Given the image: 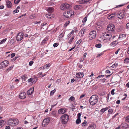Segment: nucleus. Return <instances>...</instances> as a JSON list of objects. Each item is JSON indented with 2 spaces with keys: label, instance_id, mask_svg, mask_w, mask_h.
<instances>
[{
  "label": "nucleus",
  "instance_id": "nucleus-9",
  "mask_svg": "<svg viewBox=\"0 0 129 129\" xmlns=\"http://www.w3.org/2000/svg\"><path fill=\"white\" fill-rule=\"evenodd\" d=\"M67 110L65 108H61L59 109L58 113L60 114H62L66 112Z\"/></svg>",
  "mask_w": 129,
  "mask_h": 129
},
{
  "label": "nucleus",
  "instance_id": "nucleus-32",
  "mask_svg": "<svg viewBox=\"0 0 129 129\" xmlns=\"http://www.w3.org/2000/svg\"><path fill=\"white\" fill-rule=\"evenodd\" d=\"M124 62L126 64L129 63V58H126L124 60Z\"/></svg>",
  "mask_w": 129,
  "mask_h": 129
},
{
  "label": "nucleus",
  "instance_id": "nucleus-48",
  "mask_svg": "<svg viewBox=\"0 0 129 129\" xmlns=\"http://www.w3.org/2000/svg\"><path fill=\"white\" fill-rule=\"evenodd\" d=\"M64 32H63L59 36L60 37L62 38L64 36Z\"/></svg>",
  "mask_w": 129,
  "mask_h": 129
},
{
  "label": "nucleus",
  "instance_id": "nucleus-1",
  "mask_svg": "<svg viewBox=\"0 0 129 129\" xmlns=\"http://www.w3.org/2000/svg\"><path fill=\"white\" fill-rule=\"evenodd\" d=\"M107 31L104 33L103 34L104 37L109 36L108 38L109 40L112 37L111 33H113L115 30V26L112 24H110L108 26L107 28Z\"/></svg>",
  "mask_w": 129,
  "mask_h": 129
},
{
  "label": "nucleus",
  "instance_id": "nucleus-30",
  "mask_svg": "<svg viewBox=\"0 0 129 129\" xmlns=\"http://www.w3.org/2000/svg\"><path fill=\"white\" fill-rule=\"evenodd\" d=\"M124 118L126 122L129 123V115L124 117Z\"/></svg>",
  "mask_w": 129,
  "mask_h": 129
},
{
  "label": "nucleus",
  "instance_id": "nucleus-64",
  "mask_svg": "<svg viewBox=\"0 0 129 129\" xmlns=\"http://www.w3.org/2000/svg\"><path fill=\"white\" fill-rule=\"evenodd\" d=\"M106 73L107 74H109L111 72L109 70H107L106 71Z\"/></svg>",
  "mask_w": 129,
  "mask_h": 129
},
{
  "label": "nucleus",
  "instance_id": "nucleus-29",
  "mask_svg": "<svg viewBox=\"0 0 129 129\" xmlns=\"http://www.w3.org/2000/svg\"><path fill=\"white\" fill-rule=\"evenodd\" d=\"M50 66V63H48L47 64L45 65L44 67L43 68V69L44 70L46 68L48 69L49 67Z\"/></svg>",
  "mask_w": 129,
  "mask_h": 129
},
{
  "label": "nucleus",
  "instance_id": "nucleus-57",
  "mask_svg": "<svg viewBox=\"0 0 129 129\" xmlns=\"http://www.w3.org/2000/svg\"><path fill=\"white\" fill-rule=\"evenodd\" d=\"M122 35L121 38H124L126 36V35L125 34H122Z\"/></svg>",
  "mask_w": 129,
  "mask_h": 129
},
{
  "label": "nucleus",
  "instance_id": "nucleus-36",
  "mask_svg": "<svg viewBox=\"0 0 129 129\" xmlns=\"http://www.w3.org/2000/svg\"><path fill=\"white\" fill-rule=\"evenodd\" d=\"M96 29L98 30H99L100 29H101L102 28V26L100 25V24H99V25H97L96 26Z\"/></svg>",
  "mask_w": 129,
  "mask_h": 129
},
{
  "label": "nucleus",
  "instance_id": "nucleus-15",
  "mask_svg": "<svg viewBox=\"0 0 129 129\" xmlns=\"http://www.w3.org/2000/svg\"><path fill=\"white\" fill-rule=\"evenodd\" d=\"M109 108V107H107L102 109L100 111V114H102L104 112L106 111Z\"/></svg>",
  "mask_w": 129,
  "mask_h": 129
},
{
  "label": "nucleus",
  "instance_id": "nucleus-24",
  "mask_svg": "<svg viewBox=\"0 0 129 129\" xmlns=\"http://www.w3.org/2000/svg\"><path fill=\"white\" fill-rule=\"evenodd\" d=\"M115 15V14L114 13L108 16V18L109 19H111L114 17Z\"/></svg>",
  "mask_w": 129,
  "mask_h": 129
},
{
  "label": "nucleus",
  "instance_id": "nucleus-14",
  "mask_svg": "<svg viewBox=\"0 0 129 129\" xmlns=\"http://www.w3.org/2000/svg\"><path fill=\"white\" fill-rule=\"evenodd\" d=\"M13 119L10 118L7 121V123L8 125L11 126H13Z\"/></svg>",
  "mask_w": 129,
  "mask_h": 129
},
{
  "label": "nucleus",
  "instance_id": "nucleus-23",
  "mask_svg": "<svg viewBox=\"0 0 129 129\" xmlns=\"http://www.w3.org/2000/svg\"><path fill=\"white\" fill-rule=\"evenodd\" d=\"M47 11L49 13H51L54 11V9L52 7H49L48 8Z\"/></svg>",
  "mask_w": 129,
  "mask_h": 129
},
{
  "label": "nucleus",
  "instance_id": "nucleus-41",
  "mask_svg": "<svg viewBox=\"0 0 129 129\" xmlns=\"http://www.w3.org/2000/svg\"><path fill=\"white\" fill-rule=\"evenodd\" d=\"M7 39L5 38V39H3L0 42V44H2L3 43H4L7 40Z\"/></svg>",
  "mask_w": 129,
  "mask_h": 129
},
{
  "label": "nucleus",
  "instance_id": "nucleus-44",
  "mask_svg": "<svg viewBox=\"0 0 129 129\" xmlns=\"http://www.w3.org/2000/svg\"><path fill=\"white\" fill-rule=\"evenodd\" d=\"M56 91V90L54 89V90L51 91L50 92V95H53Z\"/></svg>",
  "mask_w": 129,
  "mask_h": 129
},
{
  "label": "nucleus",
  "instance_id": "nucleus-27",
  "mask_svg": "<svg viewBox=\"0 0 129 129\" xmlns=\"http://www.w3.org/2000/svg\"><path fill=\"white\" fill-rule=\"evenodd\" d=\"M95 125L94 124L90 125L88 127L89 129H95Z\"/></svg>",
  "mask_w": 129,
  "mask_h": 129
},
{
  "label": "nucleus",
  "instance_id": "nucleus-31",
  "mask_svg": "<svg viewBox=\"0 0 129 129\" xmlns=\"http://www.w3.org/2000/svg\"><path fill=\"white\" fill-rule=\"evenodd\" d=\"M13 68V67L12 66H11L9 67L8 68L6 71V73L8 72L9 71L11 70Z\"/></svg>",
  "mask_w": 129,
  "mask_h": 129
},
{
  "label": "nucleus",
  "instance_id": "nucleus-54",
  "mask_svg": "<svg viewBox=\"0 0 129 129\" xmlns=\"http://www.w3.org/2000/svg\"><path fill=\"white\" fill-rule=\"evenodd\" d=\"M103 53H104L103 52H102L100 54H98L97 55V57L101 56L103 54Z\"/></svg>",
  "mask_w": 129,
  "mask_h": 129
},
{
  "label": "nucleus",
  "instance_id": "nucleus-17",
  "mask_svg": "<svg viewBox=\"0 0 129 129\" xmlns=\"http://www.w3.org/2000/svg\"><path fill=\"white\" fill-rule=\"evenodd\" d=\"M2 62L3 63L2 65L4 64V67H3L5 68L8 66L9 63V61L7 60H5L3 61Z\"/></svg>",
  "mask_w": 129,
  "mask_h": 129
},
{
  "label": "nucleus",
  "instance_id": "nucleus-3",
  "mask_svg": "<svg viewBox=\"0 0 129 129\" xmlns=\"http://www.w3.org/2000/svg\"><path fill=\"white\" fill-rule=\"evenodd\" d=\"M61 120L63 124L66 123L68 122L69 119V116L67 114H64L61 117Z\"/></svg>",
  "mask_w": 129,
  "mask_h": 129
},
{
  "label": "nucleus",
  "instance_id": "nucleus-7",
  "mask_svg": "<svg viewBox=\"0 0 129 129\" xmlns=\"http://www.w3.org/2000/svg\"><path fill=\"white\" fill-rule=\"evenodd\" d=\"M24 34L22 32L18 33L16 36V39L17 41H21L23 38Z\"/></svg>",
  "mask_w": 129,
  "mask_h": 129
},
{
  "label": "nucleus",
  "instance_id": "nucleus-4",
  "mask_svg": "<svg viewBox=\"0 0 129 129\" xmlns=\"http://www.w3.org/2000/svg\"><path fill=\"white\" fill-rule=\"evenodd\" d=\"M96 35V32L95 30H93L91 31L89 33V37L90 40H92L94 39Z\"/></svg>",
  "mask_w": 129,
  "mask_h": 129
},
{
  "label": "nucleus",
  "instance_id": "nucleus-5",
  "mask_svg": "<svg viewBox=\"0 0 129 129\" xmlns=\"http://www.w3.org/2000/svg\"><path fill=\"white\" fill-rule=\"evenodd\" d=\"M74 14V11L72 10H69L65 12L64 14L63 15L67 18L71 17Z\"/></svg>",
  "mask_w": 129,
  "mask_h": 129
},
{
  "label": "nucleus",
  "instance_id": "nucleus-2",
  "mask_svg": "<svg viewBox=\"0 0 129 129\" xmlns=\"http://www.w3.org/2000/svg\"><path fill=\"white\" fill-rule=\"evenodd\" d=\"M98 97L96 95H93L89 99V103L90 105L94 106L97 103L98 100Z\"/></svg>",
  "mask_w": 129,
  "mask_h": 129
},
{
  "label": "nucleus",
  "instance_id": "nucleus-20",
  "mask_svg": "<svg viewBox=\"0 0 129 129\" xmlns=\"http://www.w3.org/2000/svg\"><path fill=\"white\" fill-rule=\"evenodd\" d=\"M82 8V7L80 5H76L74 7V9L76 10H80Z\"/></svg>",
  "mask_w": 129,
  "mask_h": 129
},
{
  "label": "nucleus",
  "instance_id": "nucleus-59",
  "mask_svg": "<svg viewBox=\"0 0 129 129\" xmlns=\"http://www.w3.org/2000/svg\"><path fill=\"white\" fill-rule=\"evenodd\" d=\"M33 63V61H30L29 63V65L30 66H31L32 65Z\"/></svg>",
  "mask_w": 129,
  "mask_h": 129
},
{
  "label": "nucleus",
  "instance_id": "nucleus-22",
  "mask_svg": "<svg viewBox=\"0 0 129 129\" xmlns=\"http://www.w3.org/2000/svg\"><path fill=\"white\" fill-rule=\"evenodd\" d=\"M118 40L112 42L111 44V45L113 47L115 46L118 43Z\"/></svg>",
  "mask_w": 129,
  "mask_h": 129
},
{
  "label": "nucleus",
  "instance_id": "nucleus-52",
  "mask_svg": "<svg viewBox=\"0 0 129 129\" xmlns=\"http://www.w3.org/2000/svg\"><path fill=\"white\" fill-rule=\"evenodd\" d=\"M38 75L40 77H43V74L42 72L39 73H38Z\"/></svg>",
  "mask_w": 129,
  "mask_h": 129
},
{
  "label": "nucleus",
  "instance_id": "nucleus-62",
  "mask_svg": "<svg viewBox=\"0 0 129 129\" xmlns=\"http://www.w3.org/2000/svg\"><path fill=\"white\" fill-rule=\"evenodd\" d=\"M14 2L15 4H17L20 1H14Z\"/></svg>",
  "mask_w": 129,
  "mask_h": 129
},
{
  "label": "nucleus",
  "instance_id": "nucleus-34",
  "mask_svg": "<svg viewBox=\"0 0 129 129\" xmlns=\"http://www.w3.org/2000/svg\"><path fill=\"white\" fill-rule=\"evenodd\" d=\"M81 121L80 119L77 118L76 121V124H78L80 123Z\"/></svg>",
  "mask_w": 129,
  "mask_h": 129
},
{
  "label": "nucleus",
  "instance_id": "nucleus-13",
  "mask_svg": "<svg viewBox=\"0 0 129 129\" xmlns=\"http://www.w3.org/2000/svg\"><path fill=\"white\" fill-rule=\"evenodd\" d=\"M83 76V73L82 72H78L76 74V76L77 78H82Z\"/></svg>",
  "mask_w": 129,
  "mask_h": 129
},
{
  "label": "nucleus",
  "instance_id": "nucleus-40",
  "mask_svg": "<svg viewBox=\"0 0 129 129\" xmlns=\"http://www.w3.org/2000/svg\"><path fill=\"white\" fill-rule=\"evenodd\" d=\"M75 100V98L74 96H72L69 99V100L71 102Z\"/></svg>",
  "mask_w": 129,
  "mask_h": 129
},
{
  "label": "nucleus",
  "instance_id": "nucleus-49",
  "mask_svg": "<svg viewBox=\"0 0 129 129\" xmlns=\"http://www.w3.org/2000/svg\"><path fill=\"white\" fill-rule=\"evenodd\" d=\"M87 123V121L86 120H84L83 122L82 123V125L84 126L85 125V124Z\"/></svg>",
  "mask_w": 129,
  "mask_h": 129
},
{
  "label": "nucleus",
  "instance_id": "nucleus-39",
  "mask_svg": "<svg viewBox=\"0 0 129 129\" xmlns=\"http://www.w3.org/2000/svg\"><path fill=\"white\" fill-rule=\"evenodd\" d=\"M70 21H68L66 22L64 25V27H66L69 24Z\"/></svg>",
  "mask_w": 129,
  "mask_h": 129
},
{
  "label": "nucleus",
  "instance_id": "nucleus-18",
  "mask_svg": "<svg viewBox=\"0 0 129 129\" xmlns=\"http://www.w3.org/2000/svg\"><path fill=\"white\" fill-rule=\"evenodd\" d=\"M34 91V87H32L27 91V94H28L30 95Z\"/></svg>",
  "mask_w": 129,
  "mask_h": 129
},
{
  "label": "nucleus",
  "instance_id": "nucleus-55",
  "mask_svg": "<svg viewBox=\"0 0 129 129\" xmlns=\"http://www.w3.org/2000/svg\"><path fill=\"white\" fill-rule=\"evenodd\" d=\"M58 45V44L56 43H54L53 45V46L54 47H55L57 46Z\"/></svg>",
  "mask_w": 129,
  "mask_h": 129
},
{
  "label": "nucleus",
  "instance_id": "nucleus-8",
  "mask_svg": "<svg viewBox=\"0 0 129 129\" xmlns=\"http://www.w3.org/2000/svg\"><path fill=\"white\" fill-rule=\"evenodd\" d=\"M50 121L49 118L47 117L44 119L42 122V126H45L47 125Z\"/></svg>",
  "mask_w": 129,
  "mask_h": 129
},
{
  "label": "nucleus",
  "instance_id": "nucleus-45",
  "mask_svg": "<svg viewBox=\"0 0 129 129\" xmlns=\"http://www.w3.org/2000/svg\"><path fill=\"white\" fill-rule=\"evenodd\" d=\"M108 112L110 114H111L113 113V111L112 109H110L108 110Z\"/></svg>",
  "mask_w": 129,
  "mask_h": 129
},
{
  "label": "nucleus",
  "instance_id": "nucleus-56",
  "mask_svg": "<svg viewBox=\"0 0 129 129\" xmlns=\"http://www.w3.org/2000/svg\"><path fill=\"white\" fill-rule=\"evenodd\" d=\"M19 12V11L18 10L16 9V10H15L13 11V13L15 14V13H18Z\"/></svg>",
  "mask_w": 129,
  "mask_h": 129
},
{
  "label": "nucleus",
  "instance_id": "nucleus-12",
  "mask_svg": "<svg viewBox=\"0 0 129 129\" xmlns=\"http://www.w3.org/2000/svg\"><path fill=\"white\" fill-rule=\"evenodd\" d=\"M13 126H15L17 125L19 123V121L17 119H13Z\"/></svg>",
  "mask_w": 129,
  "mask_h": 129
},
{
  "label": "nucleus",
  "instance_id": "nucleus-21",
  "mask_svg": "<svg viewBox=\"0 0 129 129\" xmlns=\"http://www.w3.org/2000/svg\"><path fill=\"white\" fill-rule=\"evenodd\" d=\"M46 16L47 18H52L53 17V14L50 13L46 14Z\"/></svg>",
  "mask_w": 129,
  "mask_h": 129
},
{
  "label": "nucleus",
  "instance_id": "nucleus-28",
  "mask_svg": "<svg viewBox=\"0 0 129 129\" xmlns=\"http://www.w3.org/2000/svg\"><path fill=\"white\" fill-rule=\"evenodd\" d=\"M47 23H44L42 24H41V25L42 26L41 29L42 30H44V29H44V27H45V26L46 24Z\"/></svg>",
  "mask_w": 129,
  "mask_h": 129
},
{
  "label": "nucleus",
  "instance_id": "nucleus-58",
  "mask_svg": "<svg viewBox=\"0 0 129 129\" xmlns=\"http://www.w3.org/2000/svg\"><path fill=\"white\" fill-rule=\"evenodd\" d=\"M18 57L17 56H16L13 59H12V61H15V60H16L18 58Z\"/></svg>",
  "mask_w": 129,
  "mask_h": 129
},
{
  "label": "nucleus",
  "instance_id": "nucleus-11",
  "mask_svg": "<svg viewBox=\"0 0 129 129\" xmlns=\"http://www.w3.org/2000/svg\"><path fill=\"white\" fill-rule=\"evenodd\" d=\"M129 127V126L125 123H123L121 124V129H126Z\"/></svg>",
  "mask_w": 129,
  "mask_h": 129
},
{
  "label": "nucleus",
  "instance_id": "nucleus-51",
  "mask_svg": "<svg viewBox=\"0 0 129 129\" xmlns=\"http://www.w3.org/2000/svg\"><path fill=\"white\" fill-rule=\"evenodd\" d=\"M81 115V113H78L77 115V118L80 119V116Z\"/></svg>",
  "mask_w": 129,
  "mask_h": 129
},
{
  "label": "nucleus",
  "instance_id": "nucleus-33",
  "mask_svg": "<svg viewBox=\"0 0 129 129\" xmlns=\"http://www.w3.org/2000/svg\"><path fill=\"white\" fill-rule=\"evenodd\" d=\"M26 75L24 74L21 77V78L23 80L25 81L27 78Z\"/></svg>",
  "mask_w": 129,
  "mask_h": 129
},
{
  "label": "nucleus",
  "instance_id": "nucleus-25",
  "mask_svg": "<svg viewBox=\"0 0 129 129\" xmlns=\"http://www.w3.org/2000/svg\"><path fill=\"white\" fill-rule=\"evenodd\" d=\"M5 121L4 120H0V128L2 127L5 124Z\"/></svg>",
  "mask_w": 129,
  "mask_h": 129
},
{
  "label": "nucleus",
  "instance_id": "nucleus-26",
  "mask_svg": "<svg viewBox=\"0 0 129 129\" xmlns=\"http://www.w3.org/2000/svg\"><path fill=\"white\" fill-rule=\"evenodd\" d=\"M88 1H78L77 3L80 4H85Z\"/></svg>",
  "mask_w": 129,
  "mask_h": 129
},
{
  "label": "nucleus",
  "instance_id": "nucleus-37",
  "mask_svg": "<svg viewBox=\"0 0 129 129\" xmlns=\"http://www.w3.org/2000/svg\"><path fill=\"white\" fill-rule=\"evenodd\" d=\"M87 17L86 16L82 20V22L83 23V24L85 23V22L87 21Z\"/></svg>",
  "mask_w": 129,
  "mask_h": 129
},
{
  "label": "nucleus",
  "instance_id": "nucleus-10",
  "mask_svg": "<svg viewBox=\"0 0 129 129\" xmlns=\"http://www.w3.org/2000/svg\"><path fill=\"white\" fill-rule=\"evenodd\" d=\"M19 98L20 99H23L25 98L26 97V93L24 92L21 93L19 95Z\"/></svg>",
  "mask_w": 129,
  "mask_h": 129
},
{
  "label": "nucleus",
  "instance_id": "nucleus-38",
  "mask_svg": "<svg viewBox=\"0 0 129 129\" xmlns=\"http://www.w3.org/2000/svg\"><path fill=\"white\" fill-rule=\"evenodd\" d=\"M95 46L97 48H100L102 46V45L101 43H99L96 44Z\"/></svg>",
  "mask_w": 129,
  "mask_h": 129
},
{
  "label": "nucleus",
  "instance_id": "nucleus-46",
  "mask_svg": "<svg viewBox=\"0 0 129 129\" xmlns=\"http://www.w3.org/2000/svg\"><path fill=\"white\" fill-rule=\"evenodd\" d=\"M104 126L105 128H109V124L108 123H107L105 124H104Z\"/></svg>",
  "mask_w": 129,
  "mask_h": 129
},
{
  "label": "nucleus",
  "instance_id": "nucleus-47",
  "mask_svg": "<svg viewBox=\"0 0 129 129\" xmlns=\"http://www.w3.org/2000/svg\"><path fill=\"white\" fill-rule=\"evenodd\" d=\"M2 64V62L0 63V69H3L5 68L4 67H4V64L2 65L3 64Z\"/></svg>",
  "mask_w": 129,
  "mask_h": 129
},
{
  "label": "nucleus",
  "instance_id": "nucleus-43",
  "mask_svg": "<svg viewBox=\"0 0 129 129\" xmlns=\"http://www.w3.org/2000/svg\"><path fill=\"white\" fill-rule=\"evenodd\" d=\"M121 14V12L119 11V13H117V17L119 18L120 19H121V16L120 15V14Z\"/></svg>",
  "mask_w": 129,
  "mask_h": 129
},
{
  "label": "nucleus",
  "instance_id": "nucleus-50",
  "mask_svg": "<svg viewBox=\"0 0 129 129\" xmlns=\"http://www.w3.org/2000/svg\"><path fill=\"white\" fill-rule=\"evenodd\" d=\"M82 41V40L81 39L79 40V41H78L76 43V44H78V45H79L81 42Z\"/></svg>",
  "mask_w": 129,
  "mask_h": 129
},
{
  "label": "nucleus",
  "instance_id": "nucleus-42",
  "mask_svg": "<svg viewBox=\"0 0 129 129\" xmlns=\"http://www.w3.org/2000/svg\"><path fill=\"white\" fill-rule=\"evenodd\" d=\"M74 36H73L72 38L69 40V43L70 44L72 42L73 40L74 39Z\"/></svg>",
  "mask_w": 129,
  "mask_h": 129
},
{
  "label": "nucleus",
  "instance_id": "nucleus-6",
  "mask_svg": "<svg viewBox=\"0 0 129 129\" xmlns=\"http://www.w3.org/2000/svg\"><path fill=\"white\" fill-rule=\"evenodd\" d=\"M70 5L67 4V3H65L63 4H62L60 7V9L61 10H63L66 9H68L69 8Z\"/></svg>",
  "mask_w": 129,
  "mask_h": 129
},
{
  "label": "nucleus",
  "instance_id": "nucleus-63",
  "mask_svg": "<svg viewBox=\"0 0 129 129\" xmlns=\"http://www.w3.org/2000/svg\"><path fill=\"white\" fill-rule=\"evenodd\" d=\"M118 114V113H117L116 114H115L113 117L112 118V119H113L115 117H116Z\"/></svg>",
  "mask_w": 129,
  "mask_h": 129
},
{
  "label": "nucleus",
  "instance_id": "nucleus-60",
  "mask_svg": "<svg viewBox=\"0 0 129 129\" xmlns=\"http://www.w3.org/2000/svg\"><path fill=\"white\" fill-rule=\"evenodd\" d=\"M15 55V54L14 53H13L11 54V57L12 58L14 57Z\"/></svg>",
  "mask_w": 129,
  "mask_h": 129
},
{
  "label": "nucleus",
  "instance_id": "nucleus-19",
  "mask_svg": "<svg viewBox=\"0 0 129 129\" xmlns=\"http://www.w3.org/2000/svg\"><path fill=\"white\" fill-rule=\"evenodd\" d=\"M7 6V7L8 8H10L12 7V3L11 2L9 1H7L6 2Z\"/></svg>",
  "mask_w": 129,
  "mask_h": 129
},
{
  "label": "nucleus",
  "instance_id": "nucleus-35",
  "mask_svg": "<svg viewBox=\"0 0 129 129\" xmlns=\"http://www.w3.org/2000/svg\"><path fill=\"white\" fill-rule=\"evenodd\" d=\"M74 31L73 30H72V31L69 34H68V37H70L74 33Z\"/></svg>",
  "mask_w": 129,
  "mask_h": 129
},
{
  "label": "nucleus",
  "instance_id": "nucleus-16",
  "mask_svg": "<svg viewBox=\"0 0 129 129\" xmlns=\"http://www.w3.org/2000/svg\"><path fill=\"white\" fill-rule=\"evenodd\" d=\"M86 29L84 28L82 29L79 33V35L81 37L83 36L84 32L86 31Z\"/></svg>",
  "mask_w": 129,
  "mask_h": 129
},
{
  "label": "nucleus",
  "instance_id": "nucleus-61",
  "mask_svg": "<svg viewBox=\"0 0 129 129\" xmlns=\"http://www.w3.org/2000/svg\"><path fill=\"white\" fill-rule=\"evenodd\" d=\"M126 27L128 29H129V22L126 24Z\"/></svg>",
  "mask_w": 129,
  "mask_h": 129
},
{
  "label": "nucleus",
  "instance_id": "nucleus-53",
  "mask_svg": "<svg viewBox=\"0 0 129 129\" xmlns=\"http://www.w3.org/2000/svg\"><path fill=\"white\" fill-rule=\"evenodd\" d=\"M115 90V89H114L112 90L111 91V94L112 95H114V94H115L114 93V91Z\"/></svg>",
  "mask_w": 129,
  "mask_h": 129
}]
</instances>
